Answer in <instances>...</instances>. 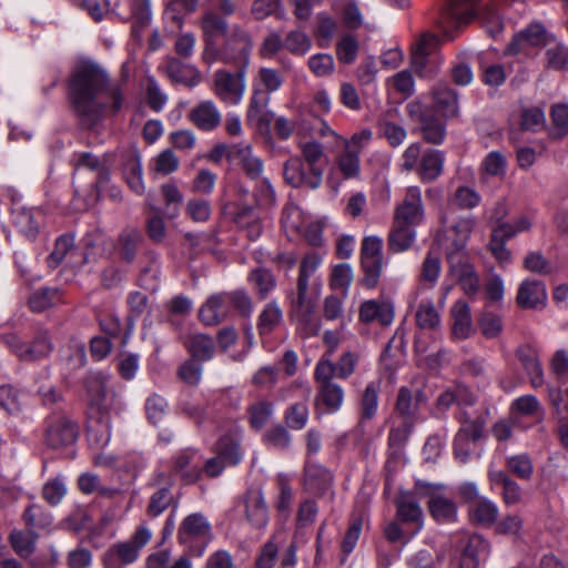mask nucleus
Segmentation results:
<instances>
[{
  "instance_id": "obj_1",
  "label": "nucleus",
  "mask_w": 568,
  "mask_h": 568,
  "mask_svg": "<svg viewBox=\"0 0 568 568\" xmlns=\"http://www.w3.org/2000/svg\"><path fill=\"white\" fill-rule=\"evenodd\" d=\"M69 97L83 128L94 126L108 108L119 112L124 103L122 87L111 84L108 74L97 65H82L73 72Z\"/></svg>"
},
{
  "instance_id": "obj_2",
  "label": "nucleus",
  "mask_w": 568,
  "mask_h": 568,
  "mask_svg": "<svg viewBox=\"0 0 568 568\" xmlns=\"http://www.w3.org/2000/svg\"><path fill=\"white\" fill-rule=\"evenodd\" d=\"M480 0H448L443 9L439 26L443 29L444 37L448 40L454 39L449 30L459 29L469 24L475 19H479L487 32L496 37L503 30V22L494 7L486 6L478 10Z\"/></svg>"
},
{
  "instance_id": "obj_3",
  "label": "nucleus",
  "mask_w": 568,
  "mask_h": 568,
  "mask_svg": "<svg viewBox=\"0 0 568 568\" xmlns=\"http://www.w3.org/2000/svg\"><path fill=\"white\" fill-rule=\"evenodd\" d=\"M321 256L311 252L304 255L298 267L296 295L292 298L291 320L296 322L305 336L316 335L320 323L314 320L315 303L308 294V281L321 264Z\"/></svg>"
},
{
  "instance_id": "obj_4",
  "label": "nucleus",
  "mask_w": 568,
  "mask_h": 568,
  "mask_svg": "<svg viewBox=\"0 0 568 568\" xmlns=\"http://www.w3.org/2000/svg\"><path fill=\"white\" fill-rule=\"evenodd\" d=\"M298 146L304 159V164L296 163L290 169L286 166V183L294 186H306L308 189H317L323 180L324 168L321 165L324 160V150L321 143L315 140L298 142Z\"/></svg>"
},
{
  "instance_id": "obj_5",
  "label": "nucleus",
  "mask_w": 568,
  "mask_h": 568,
  "mask_svg": "<svg viewBox=\"0 0 568 568\" xmlns=\"http://www.w3.org/2000/svg\"><path fill=\"white\" fill-rule=\"evenodd\" d=\"M252 38L241 26L231 27L230 33L223 39L222 44L216 45V53L206 54L203 60L207 63L222 61L224 63H236L239 68L248 65L252 51Z\"/></svg>"
},
{
  "instance_id": "obj_6",
  "label": "nucleus",
  "mask_w": 568,
  "mask_h": 568,
  "mask_svg": "<svg viewBox=\"0 0 568 568\" xmlns=\"http://www.w3.org/2000/svg\"><path fill=\"white\" fill-rule=\"evenodd\" d=\"M0 337L10 352L22 362L39 361L53 351L50 333L45 328H38L29 343L23 342L16 333H4Z\"/></svg>"
},
{
  "instance_id": "obj_7",
  "label": "nucleus",
  "mask_w": 568,
  "mask_h": 568,
  "mask_svg": "<svg viewBox=\"0 0 568 568\" xmlns=\"http://www.w3.org/2000/svg\"><path fill=\"white\" fill-rule=\"evenodd\" d=\"M150 539V530L142 526L139 527L129 540L118 542L104 552L102 557L104 568H123L134 562L140 550Z\"/></svg>"
},
{
  "instance_id": "obj_8",
  "label": "nucleus",
  "mask_w": 568,
  "mask_h": 568,
  "mask_svg": "<svg viewBox=\"0 0 568 568\" xmlns=\"http://www.w3.org/2000/svg\"><path fill=\"white\" fill-rule=\"evenodd\" d=\"M383 240L378 236H365L361 246V284L366 288H375L383 273Z\"/></svg>"
},
{
  "instance_id": "obj_9",
  "label": "nucleus",
  "mask_w": 568,
  "mask_h": 568,
  "mask_svg": "<svg viewBox=\"0 0 568 568\" xmlns=\"http://www.w3.org/2000/svg\"><path fill=\"white\" fill-rule=\"evenodd\" d=\"M44 444L51 448H61L75 443L79 426L67 414L53 412L43 422Z\"/></svg>"
},
{
  "instance_id": "obj_10",
  "label": "nucleus",
  "mask_w": 568,
  "mask_h": 568,
  "mask_svg": "<svg viewBox=\"0 0 568 568\" xmlns=\"http://www.w3.org/2000/svg\"><path fill=\"white\" fill-rule=\"evenodd\" d=\"M329 365L315 367L314 379L316 382V405L328 413L337 412L344 400V390L332 377Z\"/></svg>"
},
{
  "instance_id": "obj_11",
  "label": "nucleus",
  "mask_w": 568,
  "mask_h": 568,
  "mask_svg": "<svg viewBox=\"0 0 568 568\" xmlns=\"http://www.w3.org/2000/svg\"><path fill=\"white\" fill-rule=\"evenodd\" d=\"M408 116L419 123L423 138L432 144H442L445 135V124L426 108L419 100H413L406 105Z\"/></svg>"
},
{
  "instance_id": "obj_12",
  "label": "nucleus",
  "mask_w": 568,
  "mask_h": 568,
  "mask_svg": "<svg viewBox=\"0 0 568 568\" xmlns=\"http://www.w3.org/2000/svg\"><path fill=\"white\" fill-rule=\"evenodd\" d=\"M244 68H239L236 73L219 70L214 73L213 91L215 95L226 104L240 103L244 93Z\"/></svg>"
},
{
  "instance_id": "obj_13",
  "label": "nucleus",
  "mask_w": 568,
  "mask_h": 568,
  "mask_svg": "<svg viewBox=\"0 0 568 568\" xmlns=\"http://www.w3.org/2000/svg\"><path fill=\"white\" fill-rule=\"evenodd\" d=\"M201 30L204 42L202 57L216 53V45L221 39H224L231 31V28L224 17L217 14L214 10H205L201 18Z\"/></svg>"
},
{
  "instance_id": "obj_14",
  "label": "nucleus",
  "mask_w": 568,
  "mask_h": 568,
  "mask_svg": "<svg viewBox=\"0 0 568 568\" xmlns=\"http://www.w3.org/2000/svg\"><path fill=\"white\" fill-rule=\"evenodd\" d=\"M290 398L296 397L298 400L293 403L290 412L286 414V424L294 429H302L308 419L307 400L311 396V386L307 381L298 378L291 384L287 389Z\"/></svg>"
},
{
  "instance_id": "obj_15",
  "label": "nucleus",
  "mask_w": 568,
  "mask_h": 568,
  "mask_svg": "<svg viewBox=\"0 0 568 568\" xmlns=\"http://www.w3.org/2000/svg\"><path fill=\"white\" fill-rule=\"evenodd\" d=\"M396 519L408 528V535L415 536L424 526V513L416 496L404 491L395 500Z\"/></svg>"
},
{
  "instance_id": "obj_16",
  "label": "nucleus",
  "mask_w": 568,
  "mask_h": 568,
  "mask_svg": "<svg viewBox=\"0 0 568 568\" xmlns=\"http://www.w3.org/2000/svg\"><path fill=\"white\" fill-rule=\"evenodd\" d=\"M423 219L424 209L420 190L417 186H410L407 189L403 202L395 209L393 222L416 227Z\"/></svg>"
},
{
  "instance_id": "obj_17",
  "label": "nucleus",
  "mask_w": 568,
  "mask_h": 568,
  "mask_svg": "<svg viewBox=\"0 0 568 568\" xmlns=\"http://www.w3.org/2000/svg\"><path fill=\"white\" fill-rule=\"evenodd\" d=\"M178 538L182 545L191 544L194 540L206 545L212 538L211 525L201 514L189 515L179 528Z\"/></svg>"
},
{
  "instance_id": "obj_18",
  "label": "nucleus",
  "mask_w": 568,
  "mask_h": 568,
  "mask_svg": "<svg viewBox=\"0 0 568 568\" xmlns=\"http://www.w3.org/2000/svg\"><path fill=\"white\" fill-rule=\"evenodd\" d=\"M244 515L254 528H263L268 520V510L260 488H250L242 497Z\"/></svg>"
},
{
  "instance_id": "obj_19",
  "label": "nucleus",
  "mask_w": 568,
  "mask_h": 568,
  "mask_svg": "<svg viewBox=\"0 0 568 568\" xmlns=\"http://www.w3.org/2000/svg\"><path fill=\"white\" fill-rule=\"evenodd\" d=\"M106 382V377L101 373L88 376L84 382L90 405L101 412H108L114 403V393L109 389Z\"/></svg>"
},
{
  "instance_id": "obj_20",
  "label": "nucleus",
  "mask_w": 568,
  "mask_h": 568,
  "mask_svg": "<svg viewBox=\"0 0 568 568\" xmlns=\"http://www.w3.org/2000/svg\"><path fill=\"white\" fill-rule=\"evenodd\" d=\"M426 400L427 397L423 389H410L403 386L397 393L395 413L400 416L402 419H409L415 423L419 406L426 403Z\"/></svg>"
},
{
  "instance_id": "obj_21",
  "label": "nucleus",
  "mask_w": 568,
  "mask_h": 568,
  "mask_svg": "<svg viewBox=\"0 0 568 568\" xmlns=\"http://www.w3.org/2000/svg\"><path fill=\"white\" fill-rule=\"evenodd\" d=\"M226 293L211 295L199 311L200 321L206 326H215L224 322L230 313Z\"/></svg>"
},
{
  "instance_id": "obj_22",
  "label": "nucleus",
  "mask_w": 568,
  "mask_h": 568,
  "mask_svg": "<svg viewBox=\"0 0 568 568\" xmlns=\"http://www.w3.org/2000/svg\"><path fill=\"white\" fill-rule=\"evenodd\" d=\"M189 120L201 131H213L220 126L222 115L214 102L206 100L197 103L187 115Z\"/></svg>"
},
{
  "instance_id": "obj_23",
  "label": "nucleus",
  "mask_w": 568,
  "mask_h": 568,
  "mask_svg": "<svg viewBox=\"0 0 568 568\" xmlns=\"http://www.w3.org/2000/svg\"><path fill=\"white\" fill-rule=\"evenodd\" d=\"M516 301L519 307L526 310L544 307L547 301L545 284L541 281L525 280L518 288Z\"/></svg>"
},
{
  "instance_id": "obj_24",
  "label": "nucleus",
  "mask_w": 568,
  "mask_h": 568,
  "mask_svg": "<svg viewBox=\"0 0 568 568\" xmlns=\"http://www.w3.org/2000/svg\"><path fill=\"white\" fill-rule=\"evenodd\" d=\"M490 544L480 535H470L460 557V568H478L488 558Z\"/></svg>"
},
{
  "instance_id": "obj_25",
  "label": "nucleus",
  "mask_w": 568,
  "mask_h": 568,
  "mask_svg": "<svg viewBox=\"0 0 568 568\" xmlns=\"http://www.w3.org/2000/svg\"><path fill=\"white\" fill-rule=\"evenodd\" d=\"M173 471L181 474L185 484L195 483L202 475V464L192 449L181 452L173 460Z\"/></svg>"
},
{
  "instance_id": "obj_26",
  "label": "nucleus",
  "mask_w": 568,
  "mask_h": 568,
  "mask_svg": "<svg viewBox=\"0 0 568 568\" xmlns=\"http://www.w3.org/2000/svg\"><path fill=\"white\" fill-rule=\"evenodd\" d=\"M436 110L446 119L456 118L459 113L457 92L446 83H438L433 89Z\"/></svg>"
},
{
  "instance_id": "obj_27",
  "label": "nucleus",
  "mask_w": 568,
  "mask_h": 568,
  "mask_svg": "<svg viewBox=\"0 0 568 568\" xmlns=\"http://www.w3.org/2000/svg\"><path fill=\"white\" fill-rule=\"evenodd\" d=\"M165 71L168 77L175 83L193 88L201 82L200 72L192 65L182 62L178 58H168Z\"/></svg>"
},
{
  "instance_id": "obj_28",
  "label": "nucleus",
  "mask_w": 568,
  "mask_h": 568,
  "mask_svg": "<svg viewBox=\"0 0 568 568\" xmlns=\"http://www.w3.org/2000/svg\"><path fill=\"white\" fill-rule=\"evenodd\" d=\"M359 320L365 323L378 322L387 326L394 320V307L388 302L365 301L359 307Z\"/></svg>"
},
{
  "instance_id": "obj_29",
  "label": "nucleus",
  "mask_w": 568,
  "mask_h": 568,
  "mask_svg": "<svg viewBox=\"0 0 568 568\" xmlns=\"http://www.w3.org/2000/svg\"><path fill=\"white\" fill-rule=\"evenodd\" d=\"M143 242L141 231L134 227H125L118 236L116 250L120 258L125 263H132Z\"/></svg>"
},
{
  "instance_id": "obj_30",
  "label": "nucleus",
  "mask_w": 568,
  "mask_h": 568,
  "mask_svg": "<svg viewBox=\"0 0 568 568\" xmlns=\"http://www.w3.org/2000/svg\"><path fill=\"white\" fill-rule=\"evenodd\" d=\"M517 356L529 375L531 386L534 388L542 386L544 371L537 351L530 345H523L517 349Z\"/></svg>"
},
{
  "instance_id": "obj_31",
  "label": "nucleus",
  "mask_w": 568,
  "mask_h": 568,
  "mask_svg": "<svg viewBox=\"0 0 568 568\" xmlns=\"http://www.w3.org/2000/svg\"><path fill=\"white\" fill-rule=\"evenodd\" d=\"M12 215L13 223L19 232H21L27 239L33 241L40 231L41 213L39 211L34 212L32 209L21 206L13 209Z\"/></svg>"
},
{
  "instance_id": "obj_32",
  "label": "nucleus",
  "mask_w": 568,
  "mask_h": 568,
  "mask_svg": "<svg viewBox=\"0 0 568 568\" xmlns=\"http://www.w3.org/2000/svg\"><path fill=\"white\" fill-rule=\"evenodd\" d=\"M460 427L456 434L457 437H465L470 440L479 442L485 435L486 419L479 415H471L462 410L458 416Z\"/></svg>"
},
{
  "instance_id": "obj_33",
  "label": "nucleus",
  "mask_w": 568,
  "mask_h": 568,
  "mask_svg": "<svg viewBox=\"0 0 568 568\" xmlns=\"http://www.w3.org/2000/svg\"><path fill=\"white\" fill-rule=\"evenodd\" d=\"M444 152L438 150H428L422 158L418 165V174L423 182L436 180L443 172Z\"/></svg>"
},
{
  "instance_id": "obj_34",
  "label": "nucleus",
  "mask_w": 568,
  "mask_h": 568,
  "mask_svg": "<svg viewBox=\"0 0 568 568\" xmlns=\"http://www.w3.org/2000/svg\"><path fill=\"white\" fill-rule=\"evenodd\" d=\"M224 214H230L232 221L240 227L248 229V237L256 239L261 233V227L258 225V214L254 206L252 205H241L237 206L234 212H226V207H224Z\"/></svg>"
},
{
  "instance_id": "obj_35",
  "label": "nucleus",
  "mask_w": 568,
  "mask_h": 568,
  "mask_svg": "<svg viewBox=\"0 0 568 568\" xmlns=\"http://www.w3.org/2000/svg\"><path fill=\"white\" fill-rule=\"evenodd\" d=\"M415 237V227L393 222L387 240L388 250L394 253L405 252L413 245Z\"/></svg>"
},
{
  "instance_id": "obj_36",
  "label": "nucleus",
  "mask_w": 568,
  "mask_h": 568,
  "mask_svg": "<svg viewBox=\"0 0 568 568\" xmlns=\"http://www.w3.org/2000/svg\"><path fill=\"white\" fill-rule=\"evenodd\" d=\"M359 356L354 352H344L336 363H333L331 357L323 356L316 364V367H321L322 365H329L332 368V377H338L342 379L348 378L356 368Z\"/></svg>"
},
{
  "instance_id": "obj_37",
  "label": "nucleus",
  "mask_w": 568,
  "mask_h": 568,
  "mask_svg": "<svg viewBox=\"0 0 568 568\" xmlns=\"http://www.w3.org/2000/svg\"><path fill=\"white\" fill-rule=\"evenodd\" d=\"M22 519L26 528L30 531L38 532L48 530L52 526V515L41 505L31 504L23 511Z\"/></svg>"
},
{
  "instance_id": "obj_38",
  "label": "nucleus",
  "mask_w": 568,
  "mask_h": 568,
  "mask_svg": "<svg viewBox=\"0 0 568 568\" xmlns=\"http://www.w3.org/2000/svg\"><path fill=\"white\" fill-rule=\"evenodd\" d=\"M514 237V232L508 226H495L491 230L489 251L499 263H509L511 253L506 247V242Z\"/></svg>"
},
{
  "instance_id": "obj_39",
  "label": "nucleus",
  "mask_w": 568,
  "mask_h": 568,
  "mask_svg": "<svg viewBox=\"0 0 568 568\" xmlns=\"http://www.w3.org/2000/svg\"><path fill=\"white\" fill-rule=\"evenodd\" d=\"M498 514L497 505L487 498H480L469 507L470 520L485 527L496 524Z\"/></svg>"
},
{
  "instance_id": "obj_40",
  "label": "nucleus",
  "mask_w": 568,
  "mask_h": 568,
  "mask_svg": "<svg viewBox=\"0 0 568 568\" xmlns=\"http://www.w3.org/2000/svg\"><path fill=\"white\" fill-rule=\"evenodd\" d=\"M185 347L191 358L196 361H210L214 356L215 344L210 335L196 333L189 336Z\"/></svg>"
},
{
  "instance_id": "obj_41",
  "label": "nucleus",
  "mask_w": 568,
  "mask_h": 568,
  "mask_svg": "<svg viewBox=\"0 0 568 568\" xmlns=\"http://www.w3.org/2000/svg\"><path fill=\"white\" fill-rule=\"evenodd\" d=\"M432 517L439 523H452L457 518V506L454 500L443 496H432L428 501Z\"/></svg>"
},
{
  "instance_id": "obj_42",
  "label": "nucleus",
  "mask_w": 568,
  "mask_h": 568,
  "mask_svg": "<svg viewBox=\"0 0 568 568\" xmlns=\"http://www.w3.org/2000/svg\"><path fill=\"white\" fill-rule=\"evenodd\" d=\"M452 315L454 335L460 339L469 337L473 329L469 305L464 301H457L452 308Z\"/></svg>"
},
{
  "instance_id": "obj_43",
  "label": "nucleus",
  "mask_w": 568,
  "mask_h": 568,
  "mask_svg": "<svg viewBox=\"0 0 568 568\" xmlns=\"http://www.w3.org/2000/svg\"><path fill=\"white\" fill-rule=\"evenodd\" d=\"M449 265V273L460 281L476 273L473 264L469 263L466 251H446Z\"/></svg>"
},
{
  "instance_id": "obj_44",
  "label": "nucleus",
  "mask_w": 568,
  "mask_h": 568,
  "mask_svg": "<svg viewBox=\"0 0 568 568\" xmlns=\"http://www.w3.org/2000/svg\"><path fill=\"white\" fill-rule=\"evenodd\" d=\"M379 390L381 384L378 382H371L366 385L359 400V412L363 420H371L375 417L378 408Z\"/></svg>"
},
{
  "instance_id": "obj_45",
  "label": "nucleus",
  "mask_w": 568,
  "mask_h": 568,
  "mask_svg": "<svg viewBox=\"0 0 568 568\" xmlns=\"http://www.w3.org/2000/svg\"><path fill=\"white\" fill-rule=\"evenodd\" d=\"M123 174L131 190L141 194L144 190V185L142 181L141 159L138 152H132L126 156Z\"/></svg>"
},
{
  "instance_id": "obj_46",
  "label": "nucleus",
  "mask_w": 568,
  "mask_h": 568,
  "mask_svg": "<svg viewBox=\"0 0 568 568\" xmlns=\"http://www.w3.org/2000/svg\"><path fill=\"white\" fill-rule=\"evenodd\" d=\"M490 480L503 487V499L506 505H515L521 500V489L505 471H491Z\"/></svg>"
},
{
  "instance_id": "obj_47",
  "label": "nucleus",
  "mask_w": 568,
  "mask_h": 568,
  "mask_svg": "<svg viewBox=\"0 0 568 568\" xmlns=\"http://www.w3.org/2000/svg\"><path fill=\"white\" fill-rule=\"evenodd\" d=\"M510 412L514 415L532 417L537 419H542L545 415V410L534 395H523L516 398L510 406Z\"/></svg>"
},
{
  "instance_id": "obj_48",
  "label": "nucleus",
  "mask_w": 568,
  "mask_h": 568,
  "mask_svg": "<svg viewBox=\"0 0 568 568\" xmlns=\"http://www.w3.org/2000/svg\"><path fill=\"white\" fill-rule=\"evenodd\" d=\"M24 404V394L21 389L7 384L0 386V407L10 415H17L22 412Z\"/></svg>"
},
{
  "instance_id": "obj_49",
  "label": "nucleus",
  "mask_w": 568,
  "mask_h": 568,
  "mask_svg": "<svg viewBox=\"0 0 568 568\" xmlns=\"http://www.w3.org/2000/svg\"><path fill=\"white\" fill-rule=\"evenodd\" d=\"M38 537V532L30 531L29 529L26 531L13 530L9 536V540L13 550L20 557L27 558L34 552Z\"/></svg>"
},
{
  "instance_id": "obj_50",
  "label": "nucleus",
  "mask_w": 568,
  "mask_h": 568,
  "mask_svg": "<svg viewBox=\"0 0 568 568\" xmlns=\"http://www.w3.org/2000/svg\"><path fill=\"white\" fill-rule=\"evenodd\" d=\"M551 126L549 136L554 140H561L568 135V105L555 104L550 111Z\"/></svg>"
},
{
  "instance_id": "obj_51",
  "label": "nucleus",
  "mask_w": 568,
  "mask_h": 568,
  "mask_svg": "<svg viewBox=\"0 0 568 568\" xmlns=\"http://www.w3.org/2000/svg\"><path fill=\"white\" fill-rule=\"evenodd\" d=\"M74 250V235L65 233L60 235L54 243V248L47 258L50 268H57L69 253Z\"/></svg>"
},
{
  "instance_id": "obj_52",
  "label": "nucleus",
  "mask_w": 568,
  "mask_h": 568,
  "mask_svg": "<svg viewBox=\"0 0 568 568\" xmlns=\"http://www.w3.org/2000/svg\"><path fill=\"white\" fill-rule=\"evenodd\" d=\"M359 51V42L352 33H345L336 43V57L341 63L352 64Z\"/></svg>"
},
{
  "instance_id": "obj_53",
  "label": "nucleus",
  "mask_w": 568,
  "mask_h": 568,
  "mask_svg": "<svg viewBox=\"0 0 568 568\" xmlns=\"http://www.w3.org/2000/svg\"><path fill=\"white\" fill-rule=\"evenodd\" d=\"M60 301V291L53 287H42L29 297V305L33 312H43Z\"/></svg>"
},
{
  "instance_id": "obj_54",
  "label": "nucleus",
  "mask_w": 568,
  "mask_h": 568,
  "mask_svg": "<svg viewBox=\"0 0 568 568\" xmlns=\"http://www.w3.org/2000/svg\"><path fill=\"white\" fill-rule=\"evenodd\" d=\"M442 272L440 258L433 252H428L420 267V281L433 288Z\"/></svg>"
},
{
  "instance_id": "obj_55",
  "label": "nucleus",
  "mask_w": 568,
  "mask_h": 568,
  "mask_svg": "<svg viewBox=\"0 0 568 568\" xmlns=\"http://www.w3.org/2000/svg\"><path fill=\"white\" fill-rule=\"evenodd\" d=\"M475 226V220L473 217L459 219L453 226L452 231L455 233L452 246L447 251H465L467 241Z\"/></svg>"
},
{
  "instance_id": "obj_56",
  "label": "nucleus",
  "mask_w": 568,
  "mask_h": 568,
  "mask_svg": "<svg viewBox=\"0 0 568 568\" xmlns=\"http://www.w3.org/2000/svg\"><path fill=\"white\" fill-rule=\"evenodd\" d=\"M416 323L420 328L435 329L440 323V316L433 302H422L416 311Z\"/></svg>"
},
{
  "instance_id": "obj_57",
  "label": "nucleus",
  "mask_w": 568,
  "mask_h": 568,
  "mask_svg": "<svg viewBox=\"0 0 568 568\" xmlns=\"http://www.w3.org/2000/svg\"><path fill=\"white\" fill-rule=\"evenodd\" d=\"M282 310L276 302L268 303L260 315L258 331L261 335L271 333L281 322Z\"/></svg>"
},
{
  "instance_id": "obj_58",
  "label": "nucleus",
  "mask_w": 568,
  "mask_h": 568,
  "mask_svg": "<svg viewBox=\"0 0 568 568\" xmlns=\"http://www.w3.org/2000/svg\"><path fill=\"white\" fill-rule=\"evenodd\" d=\"M247 413L251 427L260 430L272 417L273 406L268 402L261 400L251 405Z\"/></svg>"
},
{
  "instance_id": "obj_59",
  "label": "nucleus",
  "mask_w": 568,
  "mask_h": 568,
  "mask_svg": "<svg viewBox=\"0 0 568 568\" xmlns=\"http://www.w3.org/2000/svg\"><path fill=\"white\" fill-rule=\"evenodd\" d=\"M353 277V268L349 264H337L332 271L329 286L333 290H341L346 295Z\"/></svg>"
},
{
  "instance_id": "obj_60",
  "label": "nucleus",
  "mask_w": 568,
  "mask_h": 568,
  "mask_svg": "<svg viewBox=\"0 0 568 568\" xmlns=\"http://www.w3.org/2000/svg\"><path fill=\"white\" fill-rule=\"evenodd\" d=\"M174 501V496L170 488L163 487L158 489L150 498L146 513L151 517L161 515Z\"/></svg>"
},
{
  "instance_id": "obj_61",
  "label": "nucleus",
  "mask_w": 568,
  "mask_h": 568,
  "mask_svg": "<svg viewBox=\"0 0 568 568\" xmlns=\"http://www.w3.org/2000/svg\"><path fill=\"white\" fill-rule=\"evenodd\" d=\"M219 456L231 465H236L242 458L240 444L229 435L220 438L217 442Z\"/></svg>"
},
{
  "instance_id": "obj_62",
  "label": "nucleus",
  "mask_w": 568,
  "mask_h": 568,
  "mask_svg": "<svg viewBox=\"0 0 568 568\" xmlns=\"http://www.w3.org/2000/svg\"><path fill=\"white\" fill-rule=\"evenodd\" d=\"M414 424L409 419H402L397 426L392 427L388 434L389 447L396 450L403 448L412 434Z\"/></svg>"
},
{
  "instance_id": "obj_63",
  "label": "nucleus",
  "mask_w": 568,
  "mask_h": 568,
  "mask_svg": "<svg viewBox=\"0 0 568 568\" xmlns=\"http://www.w3.org/2000/svg\"><path fill=\"white\" fill-rule=\"evenodd\" d=\"M161 190L166 206L165 215L169 219H174L179 214V209L183 201V195L179 191L178 186L173 183H166L162 185Z\"/></svg>"
},
{
  "instance_id": "obj_64",
  "label": "nucleus",
  "mask_w": 568,
  "mask_h": 568,
  "mask_svg": "<svg viewBox=\"0 0 568 568\" xmlns=\"http://www.w3.org/2000/svg\"><path fill=\"white\" fill-rule=\"evenodd\" d=\"M202 375V366L199 361L190 358L185 361L178 369L179 378L190 385L195 386L200 383Z\"/></svg>"
}]
</instances>
